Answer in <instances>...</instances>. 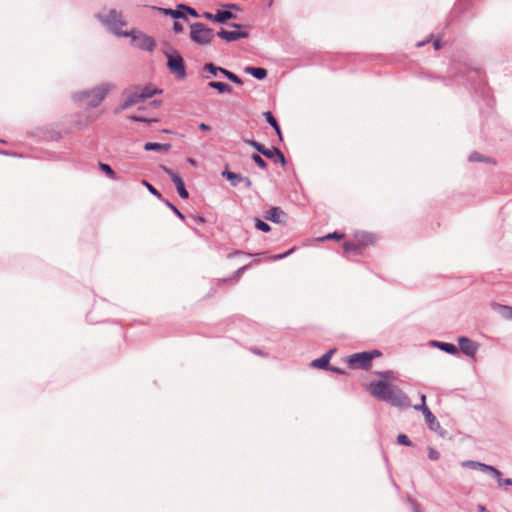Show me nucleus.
Returning <instances> with one entry per match:
<instances>
[{
    "label": "nucleus",
    "mask_w": 512,
    "mask_h": 512,
    "mask_svg": "<svg viewBox=\"0 0 512 512\" xmlns=\"http://www.w3.org/2000/svg\"><path fill=\"white\" fill-rule=\"evenodd\" d=\"M368 391L380 401H385L392 406L408 407L409 397L397 386L386 380L373 381L369 384Z\"/></svg>",
    "instance_id": "f257e3e1"
},
{
    "label": "nucleus",
    "mask_w": 512,
    "mask_h": 512,
    "mask_svg": "<svg viewBox=\"0 0 512 512\" xmlns=\"http://www.w3.org/2000/svg\"><path fill=\"white\" fill-rule=\"evenodd\" d=\"M112 86L110 84H101L88 91H81L74 95V100L78 102H85L90 108L98 107L101 102L106 98Z\"/></svg>",
    "instance_id": "f03ea898"
},
{
    "label": "nucleus",
    "mask_w": 512,
    "mask_h": 512,
    "mask_svg": "<svg viewBox=\"0 0 512 512\" xmlns=\"http://www.w3.org/2000/svg\"><path fill=\"white\" fill-rule=\"evenodd\" d=\"M162 93V90L152 87L151 85H146L144 87L137 86L132 91H125V99L121 104V109L125 110L131 106H134L146 99L151 98L156 94Z\"/></svg>",
    "instance_id": "7ed1b4c3"
},
{
    "label": "nucleus",
    "mask_w": 512,
    "mask_h": 512,
    "mask_svg": "<svg viewBox=\"0 0 512 512\" xmlns=\"http://www.w3.org/2000/svg\"><path fill=\"white\" fill-rule=\"evenodd\" d=\"M99 20L108 27V29L117 36L127 37L130 34L121 30V27L126 26L127 22L123 19L121 12L111 9L107 16H98Z\"/></svg>",
    "instance_id": "20e7f679"
},
{
    "label": "nucleus",
    "mask_w": 512,
    "mask_h": 512,
    "mask_svg": "<svg viewBox=\"0 0 512 512\" xmlns=\"http://www.w3.org/2000/svg\"><path fill=\"white\" fill-rule=\"evenodd\" d=\"M214 37V30L203 23L196 22L190 25V39L192 42L200 46H205L210 44Z\"/></svg>",
    "instance_id": "39448f33"
},
{
    "label": "nucleus",
    "mask_w": 512,
    "mask_h": 512,
    "mask_svg": "<svg viewBox=\"0 0 512 512\" xmlns=\"http://www.w3.org/2000/svg\"><path fill=\"white\" fill-rule=\"evenodd\" d=\"M379 356H381L379 350L355 353L348 357L347 362L352 369L369 370L372 366V360Z\"/></svg>",
    "instance_id": "423d86ee"
},
{
    "label": "nucleus",
    "mask_w": 512,
    "mask_h": 512,
    "mask_svg": "<svg viewBox=\"0 0 512 512\" xmlns=\"http://www.w3.org/2000/svg\"><path fill=\"white\" fill-rule=\"evenodd\" d=\"M167 67L171 73H174L178 79H184L187 76L184 60L178 53L167 55Z\"/></svg>",
    "instance_id": "0eeeda50"
},
{
    "label": "nucleus",
    "mask_w": 512,
    "mask_h": 512,
    "mask_svg": "<svg viewBox=\"0 0 512 512\" xmlns=\"http://www.w3.org/2000/svg\"><path fill=\"white\" fill-rule=\"evenodd\" d=\"M222 176L224 178H226L230 182L231 186H233V187H236L242 183L246 189L249 190L252 188L253 184L249 177L243 176L241 174H237V173L232 172L227 169L222 172Z\"/></svg>",
    "instance_id": "6e6552de"
},
{
    "label": "nucleus",
    "mask_w": 512,
    "mask_h": 512,
    "mask_svg": "<svg viewBox=\"0 0 512 512\" xmlns=\"http://www.w3.org/2000/svg\"><path fill=\"white\" fill-rule=\"evenodd\" d=\"M162 169L175 184L179 196L183 199H187L189 197V193L185 188L184 181L178 175V173L174 172L172 169L167 167H163Z\"/></svg>",
    "instance_id": "1a4fd4ad"
},
{
    "label": "nucleus",
    "mask_w": 512,
    "mask_h": 512,
    "mask_svg": "<svg viewBox=\"0 0 512 512\" xmlns=\"http://www.w3.org/2000/svg\"><path fill=\"white\" fill-rule=\"evenodd\" d=\"M459 349L463 354L469 357H475L479 345L468 337L461 336L458 338Z\"/></svg>",
    "instance_id": "9d476101"
},
{
    "label": "nucleus",
    "mask_w": 512,
    "mask_h": 512,
    "mask_svg": "<svg viewBox=\"0 0 512 512\" xmlns=\"http://www.w3.org/2000/svg\"><path fill=\"white\" fill-rule=\"evenodd\" d=\"M461 466L464 468L479 469L482 472L490 473L491 475H499V470L496 467L474 460L463 461Z\"/></svg>",
    "instance_id": "9b49d317"
},
{
    "label": "nucleus",
    "mask_w": 512,
    "mask_h": 512,
    "mask_svg": "<svg viewBox=\"0 0 512 512\" xmlns=\"http://www.w3.org/2000/svg\"><path fill=\"white\" fill-rule=\"evenodd\" d=\"M218 37L226 40L227 42H233L242 38H248L249 34L243 31H228L225 29H221L216 34Z\"/></svg>",
    "instance_id": "f8f14e48"
},
{
    "label": "nucleus",
    "mask_w": 512,
    "mask_h": 512,
    "mask_svg": "<svg viewBox=\"0 0 512 512\" xmlns=\"http://www.w3.org/2000/svg\"><path fill=\"white\" fill-rule=\"evenodd\" d=\"M264 218L273 223L279 224L284 221V218H286V213L280 207H272L265 212Z\"/></svg>",
    "instance_id": "ddd939ff"
},
{
    "label": "nucleus",
    "mask_w": 512,
    "mask_h": 512,
    "mask_svg": "<svg viewBox=\"0 0 512 512\" xmlns=\"http://www.w3.org/2000/svg\"><path fill=\"white\" fill-rule=\"evenodd\" d=\"M354 239L359 243L363 250L367 246L374 244L376 241L375 235L368 232H356L354 234Z\"/></svg>",
    "instance_id": "4468645a"
},
{
    "label": "nucleus",
    "mask_w": 512,
    "mask_h": 512,
    "mask_svg": "<svg viewBox=\"0 0 512 512\" xmlns=\"http://www.w3.org/2000/svg\"><path fill=\"white\" fill-rule=\"evenodd\" d=\"M363 251L364 250L355 239L343 243V253L347 258H349L351 254L361 255Z\"/></svg>",
    "instance_id": "2eb2a0df"
},
{
    "label": "nucleus",
    "mask_w": 512,
    "mask_h": 512,
    "mask_svg": "<svg viewBox=\"0 0 512 512\" xmlns=\"http://www.w3.org/2000/svg\"><path fill=\"white\" fill-rule=\"evenodd\" d=\"M263 156L274 161L275 163H279L282 167H284L287 163L284 154L277 147L268 148V154L264 153Z\"/></svg>",
    "instance_id": "dca6fc26"
},
{
    "label": "nucleus",
    "mask_w": 512,
    "mask_h": 512,
    "mask_svg": "<svg viewBox=\"0 0 512 512\" xmlns=\"http://www.w3.org/2000/svg\"><path fill=\"white\" fill-rule=\"evenodd\" d=\"M333 353H334V349H330L324 355H322L320 358L313 360L311 365L315 368L327 370V368L329 367V361H330Z\"/></svg>",
    "instance_id": "f3484780"
},
{
    "label": "nucleus",
    "mask_w": 512,
    "mask_h": 512,
    "mask_svg": "<svg viewBox=\"0 0 512 512\" xmlns=\"http://www.w3.org/2000/svg\"><path fill=\"white\" fill-rule=\"evenodd\" d=\"M424 418L431 431L437 432L441 428L439 421L429 408H425Z\"/></svg>",
    "instance_id": "a211bd4d"
},
{
    "label": "nucleus",
    "mask_w": 512,
    "mask_h": 512,
    "mask_svg": "<svg viewBox=\"0 0 512 512\" xmlns=\"http://www.w3.org/2000/svg\"><path fill=\"white\" fill-rule=\"evenodd\" d=\"M153 9L157 10L161 14H164V15H167V16H171L174 19H183L185 21L188 20L186 14L181 12V11H179L177 8L176 9H170V8H162V7H153Z\"/></svg>",
    "instance_id": "6ab92c4d"
},
{
    "label": "nucleus",
    "mask_w": 512,
    "mask_h": 512,
    "mask_svg": "<svg viewBox=\"0 0 512 512\" xmlns=\"http://www.w3.org/2000/svg\"><path fill=\"white\" fill-rule=\"evenodd\" d=\"M431 344L435 347H438L440 350L451 354V355H457L458 354V348L451 343L447 342H440V341H432Z\"/></svg>",
    "instance_id": "aec40b11"
},
{
    "label": "nucleus",
    "mask_w": 512,
    "mask_h": 512,
    "mask_svg": "<svg viewBox=\"0 0 512 512\" xmlns=\"http://www.w3.org/2000/svg\"><path fill=\"white\" fill-rule=\"evenodd\" d=\"M263 116L265 117L266 121L271 125V127L275 130L276 134L278 135L279 140H282V132L280 125L278 124V121L270 111H265L263 113Z\"/></svg>",
    "instance_id": "412c9836"
},
{
    "label": "nucleus",
    "mask_w": 512,
    "mask_h": 512,
    "mask_svg": "<svg viewBox=\"0 0 512 512\" xmlns=\"http://www.w3.org/2000/svg\"><path fill=\"white\" fill-rule=\"evenodd\" d=\"M139 47L143 50L152 52L156 48V41L153 37L142 34Z\"/></svg>",
    "instance_id": "4be33fe9"
},
{
    "label": "nucleus",
    "mask_w": 512,
    "mask_h": 512,
    "mask_svg": "<svg viewBox=\"0 0 512 512\" xmlns=\"http://www.w3.org/2000/svg\"><path fill=\"white\" fill-rule=\"evenodd\" d=\"M244 71L258 80H264L267 77V70L262 67H251L248 66Z\"/></svg>",
    "instance_id": "5701e85b"
},
{
    "label": "nucleus",
    "mask_w": 512,
    "mask_h": 512,
    "mask_svg": "<svg viewBox=\"0 0 512 512\" xmlns=\"http://www.w3.org/2000/svg\"><path fill=\"white\" fill-rule=\"evenodd\" d=\"M171 148V144L169 143H164V144H161V143H155V142H147L145 145H144V149L146 151H163V152H167L169 151Z\"/></svg>",
    "instance_id": "b1692460"
},
{
    "label": "nucleus",
    "mask_w": 512,
    "mask_h": 512,
    "mask_svg": "<svg viewBox=\"0 0 512 512\" xmlns=\"http://www.w3.org/2000/svg\"><path fill=\"white\" fill-rule=\"evenodd\" d=\"M236 17V14L232 13L231 11L218 10L214 18L215 22L225 24L228 20L235 19Z\"/></svg>",
    "instance_id": "393cba45"
},
{
    "label": "nucleus",
    "mask_w": 512,
    "mask_h": 512,
    "mask_svg": "<svg viewBox=\"0 0 512 512\" xmlns=\"http://www.w3.org/2000/svg\"><path fill=\"white\" fill-rule=\"evenodd\" d=\"M208 86L217 90L219 93H231L232 87L224 82L210 81Z\"/></svg>",
    "instance_id": "a878e982"
},
{
    "label": "nucleus",
    "mask_w": 512,
    "mask_h": 512,
    "mask_svg": "<svg viewBox=\"0 0 512 512\" xmlns=\"http://www.w3.org/2000/svg\"><path fill=\"white\" fill-rule=\"evenodd\" d=\"M494 307L499 311L503 318L512 320V306L496 304Z\"/></svg>",
    "instance_id": "bb28decb"
},
{
    "label": "nucleus",
    "mask_w": 512,
    "mask_h": 512,
    "mask_svg": "<svg viewBox=\"0 0 512 512\" xmlns=\"http://www.w3.org/2000/svg\"><path fill=\"white\" fill-rule=\"evenodd\" d=\"M243 141H244V143H246V144L250 145L251 147H253L254 149H256L260 154H262V155H264V153L268 154V148L265 145L255 141V140H252V139H244Z\"/></svg>",
    "instance_id": "cd10ccee"
},
{
    "label": "nucleus",
    "mask_w": 512,
    "mask_h": 512,
    "mask_svg": "<svg viewBox=\"0 0 512 512\" xmlns=\"http://www.w3.org/2000/svg\"><path fill=\"white\" fill-rule=\"evenodd\" d=\"M243 141H244V143H246V144L250 145L251 147H253L254 149H256L260 154H262V155H264V153L268 154V148L265 145L255 141V140H252V139H244Z\"/></svg>",
    "instance_id": "c85d7f7f"
},
{
    "label": "nucleus",
    "mask_w": 512,
    "mask_h": 512,
    "mask_svg": "<svg viewBox=\"0 0 512 512\" xmlns=\"http://www.w3.org/2000/svg\"><path fill=\"white\" fill-rule=\"evenodd\" d=\"M101 171L111 180H118V177L110 165L99 162Z\"/></svg>",
    "instance_id": "c756f323"
},
{
    "label": "nucleus",
    "mask_w": 512,
    "mask_h": 512,
    "mask_svg": "<svg viewBox=\"0 0 512 512\" xmlns=\"http://www.w3.org/2000/svg\"><path fill=\"white\" fill-rule=\"evenodd\" d=\"M77 118H79V119L74 120V122H73L74 127L77 129H83V128L87 127L89 125V123H91L93 121V119H91L89 117H85V119L83 120L81 115H77Z\"/></svg>",
    "instance_id": "7c9ffc66"
},
{
    "label": "nucleus",
    "mask_w": 512,
    "mask_h": 512,
    "mask_svg": "<svg viewBox=\"0 0 512 512\" xmlns=\"http://www.w3.org/2000/svg\"><path fill=\"white\" fill-rule=\"evenodd\" d=\"M222 75H224L228 80H230L231 82H233L237 85L243 84V81L241 80V78H239L235 73H233L229 70L222 71Z\"/></svg>",
    "instance_id": "2f4dec72"
},
{
    "label": "nucleus",
    "mask_w": 512,
    "mask_h": 512,
    "mask_svg": "<svg viewBox=\"0 0 512 512\" xmlns=\"http://www.w3.org/2000/svg\"><path fill=\"white\" fill-rule=\"evenodd\" d=\"M203 69L205 71H208L209 73L215 75V76L217 75V73H221L222 74V71L226 70L225 68L218 67V66L214 65L213 63H206L204 65Z\"/></svg>",
    "instance_id": "473e14b6"
},
{
    "label": "nucleus",
    "mask_w": 512,
    "mask_h": 512,
    "mask_svg": "<svg viewBox=\"0 0 512 512\" xmlns=\"http://www.w3.org/2000/svg\"><path fill=\"white\" fill-rule=\"evenodd\" d=\"M251 159L259 168L267 169V162L259 154H252Z\"/></svg>",
    "instance_id": "72a5a7b5"
},
{
    "label": "nucleus",
    "mask_w": 512,
    "mask_h": 512,
    "mask_svg": "<svg viewBox=\"0 0 512 512\" xmlns=\"http://www.w3.org/2000/svg\"><path fill=\"white\" fill-rule=\"evenodd\" d=\"M255 227L262 231V232H265V233H268L271 231V227L268 223L258 219V218H255Z\"/></svg>",
    "instance_id": "f704fd0d"
},
{
    "label": "nucleus",
    "mask_w": 512,
    "mask_h": 512,
    "mask_svg": "<svg viewBox=\"0 0 512 512\" xmlns=\"http://www.w3.org/2000/svg\"><path fill=\"white\" fill-rule=\"evenodd\" d=\"M344 233H339L337 231L333 232V233H329L321 238H319L320 241H325V240H331V239H334V240H341L344 238Z\"/></svg>",
    "instance_id": "c9c22d12"
},
{
    "label": "nucleus",
    "mask_w": 512,
    "mask_h": 512,
    "mask_svg": "<svg viewBox=\"0 0 512 512\" xmlns=\"http://www.w3.org/2000/svg\"><path fill=\"white\" fill-rule=\"evenodd\" d=\"M129 119L133 122H143V123L157 122L156 118H146V117L139 116V115H132L129 117Z\"/></svg>",
    "instance_id": "e433bc0d"
},
{
    "label": "nucleus",
    "mask_w": 512,
    "mask_h": 512,
    "mask_svg": "<svg viewBox=\"0 0 512 512\" xmlns=\"http://www.w3.org/2000/svg\"><path fill=\"white\" fill-rule=\"evenodd\" d=\"M498 482L499 486L506 485V486H512V478H502V473L499 471V475H492Z\"/></svg>",
    "instance_id": "4c0bfd02"
},
{
    "label": "nucleus",
    "mask_w": 512,
    "mask_h": 512,
    "mask_svg": "<svg viewBox=\"0 0 512 512\" xmlns=\"http://www.w3.org/2000/svg\"><path fill=\"white\" fill-rule=\"evenodd\" d=\"M164 203L167 205V207H169L174 213L175 215L181 219V220H184L185 219V215L175 206L173 205L171 202H169L168 200H164Z\"/></svg>",
    "instance_id": "58836bf2"
},
{
    "label": "nucleus",
    "mask_w": 512,
    "mask_h": 512,
    "mask_svg": "<svg viewBox=\"0 0 512 512\" xmlns=\"http://www.w3.org/2000/svg\"><path fill=\"white\" fill-rule=\"evenodd\" d=\"M250 264H246L239 269H237L233 275L231 276V279L238 281L242 274L249 268Z\"/></svg>",
    "instance_id": "ea45409f"
},
{
    "label": "nucleus",
    "mask_w": 512,
    "mask_h": 512,
    "mask_svg": "<svg viewBox=\"0 0 512 512\" xmlns=\"http://www.w3.org/2000/svg\"><path fill=\"white\" fill-rule=\"evenodd\" d=\"M142 184L148 189V191L152 195H154L158 198H161V194L159 193V191L153 185H151L148 181L142 180Z\"/></svg>",
    "instance_id": "a19ab883"
},
{
    "label": "nucleus",
    "mask_w": 512,
    "mask_h": 512,
    "mask_svg": "<svg viewBox=\"0 0 512 512\" xmlns=\"http://www.w3.org/2000/svg\"><path fill=\"white\" fill-rule=\"evenodd\" d=\"M470 162H484L486 159L478 152L474 151L469 155Z\"/></svg>",
    "instance_id": "79ce46f5"
},
{
    "label": "nucleus",
    "mask_w": 512,
    "mask_h": 512,
    "mask_svg": "<svg viewBox=\"0 0 512 512\" xmlns=\"http://www.w3.org/2000/svg\"><path fill=\"white\" fill-rule=\"evenodd\" d=\"M397 442L401 445H404V446H411L412 445V442L410 441V439L408 438L407 435L405 434H399L397 436Z\"/></svg>",
    "instance_id": "37998d69"
},
{
    "label": "nucleus",
    "mask_w": 512,
    "mask_h": 512,
    "mask_svg": "<svg viewBox=\"0 0 512 512\" xmlns=\"http://www.w3.org/2000/svg\"><path fill=\"white\" fill-rule=\"evenodd\" d=\"M428 457L430 460L436 461L440 458V453L434 448H430L428 451Z\"/></svg>",
    "instance_id": "c03bdc74"
},
{
    "label": "nucleus",
    "mask_w": 512,
    "mask_h": 512,
    "mask_svg": "<svg viewBox=\"0 0 512 512\" xmlns=\"http://www.w3.org/2000/svg\"><path fill=\"white\" fill-rule=\"evenodd\" d=\"M425 401H426V396L424 394H422L421 395V404L420 405H415L414 409L415 410H420L424 414L425 408H428L426 403H425Z\"/></svg>",
    "instance_id": "a18cd8bd"
},
{
    "label": "nucleus",
    "mask_w": 512,
    "mask_h": 512,
    "mask_svg": "<svg viewBox=\"0 0 512 512\" xmlns=\"http://www.w3.org/2000/svg\"><path fill=\"white\" fill-rule=\"evenodd\" d=\"M292 252H293V249L288 250L287 252H285V253H283V254L273 255V256H271V257H270V259H271V260H274V261H276V260H281V259H283V258L287 257L288 255H290Z\"/></svg>",
    "instance_id": "49530a36"
},
{
    "label": "nucleus",
    "mask_w": 512,
    "mask_h": 512,
    "mask_svg": "<svg viewBox=\"0 0 512 512\" xmlns=\"http://www.w3.org/2000/svg\"><path fill=\"white\" fill-rule=\"evenodd\" d=\"M173 30L175 33H181V32H183L184 28L181 23L175 21L173 24Z\"/></svg>",
    "instance_id": "de8ad7c7"
},
{
    "label": "nucleus",
    "mask_w": 512,
    "mask_h": 512,
    "mask_svg": "<svg viewBox=\"0 0 512 512\" xmlns=\"http://www.w3.org/2000/svg\"><path fill=\"white\" fill-rule=\"evenodd\" d=\"M243 254L248 255V256H252V254H250V253H245V252H244V251H242V250H234V251H232L231 253H229L228 258H232V257H234V256H237V255H243Z\"/></svg>",
    "instance_id": "09e8293b"
},
{
    "label": "nucleus",
    "mask_w": 512,
    "mask_h": 512,
    "mask_svg": "<svg viewBox=\"0 0 512 512\" xmlns=\"http://www.w3.org/2000/svg\"><path fill=\"white\" fill-rule=\"evenodd\" d=\"M191 218L198 224H204L206 222L205 218L200 215H191Z\"/></svg>",
    "instance_id": "8fccbe9b"
},
{
    "label": "nucleus",
    "mask_w": 512,
    "mask_h": 512,
    "mask_svg": "<svg viewBox=\"0 0 512 512\" xmlns=\"http://www.w3.org/2000/svg\"><path fill=\"white\" fill-rule=\"evenodd\" d=\"M327 370L332 371V372L337 373V374H340V375H343V374L346 373L343 369L338 368V367H334V366H330V365L327 368Z\"/></svg>",
    "instance_id": "3c124183"
},
{
    "label": "nucleus",
    "mask_w": 512,
    "mask_h": 512,
    "mask_svg": "<svg viewBox=\"0 0 512 512\" xmlns=\"http://www.w3.org/2000/svg\"><path fill=\"white\" fill-rule=\"evenodd\" d=\"M185 14L186 15L188 14V15H190L192 17H195V18L199 17L198 12L194 8H192L190 6H189V8L186 9V13Z\"/></svg>",
    "instance_id": "603ef678"
},
{
    "label": "nucleus",
    "mask_w": 512,
    "mask_h": 512,
    "mask_svg": "<svg viewBox=\"0 0 512 512\" xmlns=\"http://www.w3.org/2000/svg\"><path fill=\"white\" fill-rule=\"evenodd\" d=\"M202 17H204L207 20L215 22V14H212L211 12L205 11L202 13Z\"/></svg>",
    "instance_id": "864d4df0"
},
{
    "label": "nucleus",
    "mask_w": 512,
    "mask_h": 512,
    "mask_svg": "<svg viewBox=\"0 0 512 512\" xmlns=\"http://www.w3.org/2000/svg\"><path fill=\"white\" fill-rule=\"evenodd\" d=\"M223 7L228 8L230 10H236V11L241 10V7L237 4H225V5H223Z\"/></svg>",
    "instance_id": "5fc2aeb1"
},
{
    "label": "nucleus",
    "mask_w": 512,
    "mask_h": 512,
    "mask_svg": "<svg viewBox=\"0 0 512 512\" xmlns=\"http://www.w3.org/2000/svg\"><path fill=\"white\" fill-rule=\"evenodd\" d=\"M250 351L253 353V354H256V355H259V356H266L259 348L257 347H251L250 348Z\"/></svg>",
    "instance_id": "6e6d98bb"
},
{
    "label": "nucleus",
    "mask_w": 512,
    "mask_h": 512,
    "mask_svg": "<svg viewBox=\"0 0 512 512\" xmlns=\"http://www.w3.org/2000/svg\"><path fill=\"white\" fill-rule=\"evenodd\" d=\"M199 129L202 130V131H210L211 127L208 124L200 123L199 124Z\"/></svg>",
    "instance_id": "4d7b16f0"
},
{
    "label": "nucleus",
    "mask_w": 512,
    "mask_h": 512,
    "mask_svg": "<svg viewBox=\"0 0 512 512\" xmlns=\"http://www.w3.org/2000/svg\"><path fill=\"white\" fill-rule=\"evenodd\" d=\"M187 8H189V6H188V5H186V4H178V5H177V9H178L179 11L183 12V13H186V9H187Z\"/></svg>",
    "instance_id": "13d9d810"
},
{
    "label": "nucleus",
    "mask_w": 512,
    "mask_h": 512,
    "mask_svg": "<svg viewBox=\"0 0 512 512\" xmlns=\"http://www.w3.org/2000/svg\"><path fill=\"white\" fill-rule=\"evenodd\" d=\"M376 374L378 376L382 377V378L387 379V378H389V375L391 374V372L390 371H387V372H376Z\"/></svg>",
    "instance_id": "bf43d9fd"
},
{
    "label": "nucleus",
    "mask_w": 512,
    "mask_h": 512,
    "mask_svg": "<svg viewBox=\"0 0 512 512\" xmlns=\"http://www.w3.org/2000/svg\"><path fill=\"white\" fill-rule=\"evenodd\" d=\"M162 101L161 100H153L150 102V105L153 106L154 108H157L161 105Z\"/></svg>",
    "instance_id": "052dcab7"
},
{
    "label": "nucleus",
    "mask_w": 512,
    "mask_h": 512,
    "mask_svg": "<svg viewBox=\"0 0 512 512\" xmlns=\"http://www.w3.org/2000/svg\"><path fill=\"white\" fill-rule=\"evenodd\" d=\"M412 507L414 512H422L420 506L415 501L412 502Z\"/></svg>",
    "instance_id": "680f3d73"
},
{
    "label": "nucleus",
    "mask_w": 512,
    "mask_h": 512,
    "mask_svg": "<svg viewBox=\"0 0 512 512\" xmlns=\"http://www.w3.org/2000/svg\"><path fill=\"white\" fill-rule=\"evenodd\" d=\"M434 47H435V49H440L441 40L439 38L434 41Z\"/></svg>",
    "instance_id": "e2e57ef3"
},
{
    "label": "nucleus",
    "mask_w": 512,
    "mask_h": 512,
    "mask_svg": "<svg viewBox=\"0 0 512 512\" xmlns=\"http://www.w3.org/2000/svg\"><path fill=\"white\" fill-rule=\"evenodd\" d=\"M229 26L235 29L242 28V25L237 23H230Z\"/></svg>",
    "instance_id": "0e129e2a"
},
{
    "label": "nucleus",
    "mask_w": 512,
    "mask_h": 512,
    "mask_svg": "<svg viewBox=\"0 0 512 512\" xmlns=\"http://www.w3.org/2000/svg\"><path fill=\"white\" fill-rule=\"evenodd\" d=\"M478 511H479V512H488V511L486 510V508H485L484 506H482V505H479V507H478Z\"/></svg>",
    "instance_id": "69168bd1"
},
{
    "label": "nucleus",
    "mask_w": 512,
    "mask_h": 512,
    "mask_svg": "<svg viewBox=\"0 0 512 512\" xmlns=\"http://www.w3.org/2000/svg\"><path fill=\"white\" fill-rule=\"evenodd\" d=\"M188 161H189V163H191L192 165H195V160H193V159H189Z\"/></svg>",
    "instance_id": "338daca9"
},
{
    "label": "nucleus",
    "mask_w": 512,
    "mask_h": 512,
    "mask_svg": "<svg viewBox=\"0 0 512 512\" xmlns=\"http://www.w3.org/2000/svg\"><path fill=\"white\" fill-rule=\"evenodd\" d=\"M425 43H426L425 41H423V42H419V43H418V46H423V45H425Z\"/></svg>",
    "instance_id": "774afa93"
}]
</instances>
